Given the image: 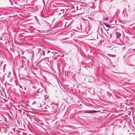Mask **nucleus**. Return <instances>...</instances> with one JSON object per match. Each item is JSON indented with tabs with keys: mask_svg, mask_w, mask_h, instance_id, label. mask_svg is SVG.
Instances as JSON below:
<instances>
[{
	"mask_svg": "<svg viewBox=\"0 0 135 135\" xmlns=\"http://www.w3.org/2000/svg\"><path fill=\"white\" fill-rule=\"evenodd\" d=\"M7 127L6 125H2L1 126L0 130L2 133H6L7 129L6 128Z\"/></svg>",
	"mask_w": 135,
	"mask_h": 135,
	"instance_id": "nucleus-1",
	"label": "nucleus"
},
{
	"mask_svg": "<svg viewBox=\"0 0 135 135\" xmlns=\"http://www.w3.org/2000/svg\"><path fill=\"white\" fill-rule=\"evenodd\" d=\"M98 111L95 110H88L84 111L85 113H97Z\"/></svg>",
	"mask_w": 135,
	"mask_h": 135,
	"instance_id": "nucleus-2",
	"label": "nucleus"
},
{
	"mask_svg": "<svg viewBox=\"0 0 135 135\" xmlns=\"http://www.w3.org/2000/svg\"><path fill=\"white\" fill-rule=\"evenodd\" d=\"M45 50H46L45 49H44L43 50H40L39 51V50L38 49V52L39 53L40 51L41 55L42 54L43 55H45Z\"/></svg>",
	"mask_w": 135,
	"mask_h": 135,
	"instance_id": "nucleus-3",
	"label": "nucleus"
},
{
	"mask_svg": "<svg viewBox=\"0 0 135 135\" xmlns=\"http://www.w3.org/2000/svg\"><path fill=\"white\" fill-rule=\"evenodd\" d=\"M116 37L117 38H119L121 35V34L118 32H116L115 33Z\"/></svg>",
	"mask_w": 135,
	"mask_h": 135,
	"instance_id": "nucleus-4",
	"label": "nucleus"
},
{
	"mask_svg": "<svg viewBox=\"0 0 135 135\" xmlns=\"http://www.w3.org/2000/svg\"><path fill=\"white\" fill-rule=\"evenodd\" d=\"M65 10H67V9H66V8H65V9H61L60 11V13L59 14V15H61V14H63V16L64 15H65V14L66 13V12H65V13L64 14Z\"/></svg>",
	"mask_w": 135,
	"mask_h": 135,
	"instance_id": "nucleus-5",
	"label": "nucleus"
},
{
	"mask_svg": "<svg viewBox=\"0 0 135 135\" xmlns=\"http://www.w3.org/2000/svg\"><path fill=\"white\" fill-rule=\"evenodd\" d=\"M71 21H70V20H68L67 22H66V24L65 25H66V24L67 23H68V24L67 25V27L69 26L70 25V24L71 23Z\"/></svg>",
	"mask_w": 135,
	"mask_h": 135,
	"instance_id": "nucleus-6",
	"label": "nucleus"
},
{
	"mask_svg": "<svg viewBox=\"0 0 135 135\" xmlns=\"http://www.w3.org/2000/svg\"><path fill=\"white\" fill-rule=\"evenodd\" d=\"M34 30V32H33L31 30V32L32 33L33 32H36L37 33H38L39 32H40V31L37 30L35 29Z\"/></svg>",
	"mask_w": 135,
	"mask_h": 135,
	"instance_id": "nucleus-7",
	"label": "nucleus"
},
{
	"mask_svg": "<svg viewBox=\"0 0 135 135\" xmlns=\"http://www.w3.org/2000/svg\"><path fill=\"white\" fill-rule=\"evenodd\" d=\"M103 23L107 27L109 28L110 27V25L107 24L105 22H104Z\"/></svg>",
	"mask_w": 135,
	"mask_h": 135,
	"instance_id": "nucleus-8",
	"label": "nucleus"
},
{
	"mask_svg": "<svg viewBox=\"0 0 135 135\" xmlns=\"http://www.w3.org/2000/svg\"><path fill=\"white\" fill-rule=\"evenodd\" d=\"M40 103H38V104H40V105H38V107H40V108H41V102H43V101H42V100H41V101H40Z\"/></svg>",
	"mask_w": 135,
	"mask_h": 135,
	"instance_id": "nucleus-9",
	"label": "nucleus"
},
{
	"mask_svg": "<svg viewBox=\"0 0 135 135\" xmlns=\"http://www.w3.org/2000/svg\"><path fill=\"white\" fill-rule=\"evenodd\" d=\"M19 86H20V87L21 88V89H22V86H21V85H20Z\"/></svg>",
	"mask_w": 135,
	"mask_h": 135,
	"instance_id": "nucleus-10",
	"label": "nucleus"
},
{
	"mask_svg": "<svg viewBox=\"0 0 135 135\" xmlns=\"http://www.w3.org/2000/svg\"><path fill=\"white\" fill-rule=\"evenodd\" d=\"M129 65L130 66H133V65H130V64Z\"/></svg>",
	"mask_w": 135,
	"mask_h": 135,
	"instance_id": "nucleus-11",
	"label": "nucleus"
},
{
	"mask_svg": "<svg viewBox=\"0 0 135 135\" xmlns=\"http://www.w3.org/2000/svg\"><path fill=\"white\" fill-rule=\"evenodd\" d=\"M35 87V86H32V88H34V87Z\"/></svg>",
	"mask_w": 135,
	"mask_h": 135,
	"instance_id": "nucleus-12",
	"label": "nucleus"
},
{
	"mask_svg": "<svg viewBox=\"0 0 135 135\" xmlns=\"http://www.w3.org/2000/svg\"><path fill=\"white\" fill-rule=\"evenodd\" d=\"M45 109H46V107H45Z\"/></svg>",
	"mask_w": 135,
	"mask_h": 135,
	"instance_id": "nucleus-13",
	"label": "nucleus"
},
{
	"mask_svg": "<svg viewBox=\"0 0 135 135\" xmlns=\"http://www.w3.org/2000/svg\"><path fill=\"white\" fill-rule=\"evenodd\" d=\"M68 24V23H67V24H66V25H65V26H67V25Z\"/></svg>",
	"mask_w": 135,
	"mask_h": 135,
	"instance_id": "nucleus-14",
	"label": "nucleus"
},
{
	"mask_svg": "<svg viewBox=\"0 0 135 135\" xmlns=\"http://www.w3.org/2000/svg\"><path fill=\"white\" fill-rule=\"evenodd\" d=\"M20 91L21 92H22L21 91V90L20 89Z\"/></svg>",
	"mask_w": 135,
	"mask_h": 135,
	"instance_id": "nucleus-15",
	"label": "nucleus"
},
{
	"mask_svg": "<svg viewBox=\"0 0 135 135\" xmlns=\"http://www.w3.org/2000/svg\"><path fill=\"white\" fill-rule=\"evenodd\" d=\"M111 34H110V37H111Z\"/></svg>",
	"mask_w": 135,
	"mask_h": 135,
	"instance_id": "nucleus-16",
	"label": "nucleus"
},
{
	"mask_svg": "<svg viewBox=\"0 0 135 135\" xmlns=\"http://www.w3.org/2000/svg\"><path fill=\"white\" fill-rule=\"evenodd\" d=\"M133 134L134 135H135V134H134V133H133Z\"/></svg>",
	"mask_w": 135,
	"mask_h": 135,
	"instance_id": "nucleus-17",
	"label": "nucleus"
},
{
	"mask_svg": "<svg viewBox=\"0 0 135 135\" xmlns=\"http://www.w3.org/2000/svg\"><path fill=\"white\" fill-rule=\"evenodd\" d=\"M49 51L48 50V52H47V53H48V52H49Z\"/></svg>",
	"mask_w": 135,
	"mask_h": 135,
	"instance_id": "nucleus-18",
	"label": "nucleus"
},
{
	"mask_svg": "<svg viewBox=\"0 0 135 135\" xmlns=\"http://www.w3.org/2000/svg\"><path fill=\"white\" fill-rule=\"evenodd\" d=\"M125 57V56H124V57H123V58H124Z\"/></svg>",
	"mask_w": 135,
	"mask_h": 135,
	"instance_id": "nucleus-19",
	"label": "nucleus"
},
{
	"mask_svg": "<svg viewBox=\"0 0 135 135\" xmlns=\"http://www.w3.org/2000/svg\"><path fill=\"white\" fill-rule=\"evenodd\" d=\"M113 0H111V1H113Z\"/></svg>",
	"mask_w": 135,
	"mask_h": 135,
	"instance_id": "nucleus-20",
	"label": "nucleus"
}]
</instances>
